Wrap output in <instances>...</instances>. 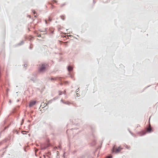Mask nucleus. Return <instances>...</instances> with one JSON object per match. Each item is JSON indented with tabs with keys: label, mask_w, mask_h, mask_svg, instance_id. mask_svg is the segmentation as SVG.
<instances>
[{
	"label": "nucleus",
	"mask_w": 158,
	"mask_h": 158,
	"mask_svg": "<svg viewBox=\"0 0 158 158\" xmlns=\"http://www.w3.org/2000/svg\"><path fill=\"white\" fill-rule=\"evenodd\" d=\"M49 4L51 5V4L50 3H49Z\"/></svg>",
	"instance_id": "nucleus-21"
},
{
	"label": "nucleus",
	"mask_w": 158,
	"mask_h": 158,
	"mask_svg": "<svg viewBox=\"0 0 158 158\" xmlns=\"http://www.w3.org/2000/svg\"><path fill=\"white\" fill-rule=\"evenodd\" d=\"M57 77H54V78H51V81H52V80H57Z\"/></svg>",
	"instance_id": "nucleus-7"
},
{
	"label": "nucleus",
	"mask_w": 158,
	"mask_h": 158,
	"mask_svg": "<svg viewBox=\"0 0 158 158\" xmlns=\"http://www.w3.org/2000/svg\"><path fill=\"white\" fill-rule=\"evenodd\" d=\"M33 47V46L31 44L30 46V49H31Z\"/></svg>",
	"instance_id": "nucleus-11"
},
{
	"label": "nucleus",
	"mask_w": 158,
	"mask_h": 158,
	"mask_svg": "<svg viewBox=\"0 0 158 158\" xmlns=\"http://www.w3.org/2000/svg\"><path fill=\"white\" fill-rule=\"evenodd\" d=\"M58 147L59 148H60V146H58Z\"/></svg>",
	"instance_id": "nucleus-19"
},
{
	"label": "nucleus",
	"mask_w": 158,
	"mask_h": 158,
	"mask_svg": "<svg viewBox=\"0 0 158 158\" xmlns=\"http://www.w3.org/2000/svg\"><path fill=\"white\" fill-rule=\"evenodd\" d=\"M45 22L46 23H47V21L46 20H45Z\"/></svg>",
	"instance_id": "nucleus-18"
},
{
	"label": "nucleus",
	"mask_w": 158,
	"mask_h": 158,
	"mask_svg": "<svg viewBox=\"0 0 158 158\" xmlns=\"http://www.w3.org/2000/svg\"><path fill=\"white\" fill-rule=\"evenodd\" d=\"M147 131L149 132H150L151 131H153L152 130V128H151L150 125H149V127H148V128H147Z\"/></svg>",
	"instance_id": "nucleus-4"
},
{
	"label": "nucleus",
	"mask_w": 158,
	"mask_h": 158,
	"mask_svg": "<svg viewBox=\"0 0 158 158\" xmlns=\"http://www.w3.org/2000/svg\"><path fill=\"white\" fill-rule=\"evenodd\" d=\"M62 94V91H59V95H61V94Z\"/></svg>",
	"instance_id": "nucleus-10"
},
{
	"label": "nucleus",
	"mask_w": 158,
	"mask_h": 158,
	"mask_svg": "<svg viewBox=\"0 0 158 158\" xmlns=\"http://www.w3.org/2000/svg\"><path fill=\"white\" fill-rule=\"evenodd\" d=\"M49 20L51 21V19H50V18H49Z\"/></svg>",
	"instance_id": "nucleus-17"
},
{
	"label": "nucleus",
	"mask_w": 158,
	"mask_h": 158,
	"mask_svg": "<svg viewBox=\"0 0 158 158\" xmlns=\"http://www.w3.org/2000/svg\"><path fill=\"white\" fill-rule=\"evenodd\" d=\"M35 12H34V15H35Z\"/></svg>",
	"instance_id": "nucleus-22"
},
{
	"label": "nucleus",
	"mask_w": 158,
	"mask_h": 158,
	"mask_svg": "<svg viewBox=\"0 0 158 158\" xmlns=\"http://www.w3.org/2000/svg\"><path fill=\"white\" fill-rule=\"evenodd\" d=\"M123 149V148H121L120 146L118 147H115L114 146L113 147L112 151L113 152L118 153L120 152Z\"/></svg>",
	"instance_id": "nucleus-2"
},
{
	"label": "nucleus",
	"mask_w": 158,
	"mask_h": 158,
	"mask_svg": "<svg viewBox=\"0 0 158 158\" xmlns=\"http://www.w3.org/2000/svg\"><path fill=\"white\" fill-rule=\"evenodd\" d=\"M140 127V126L139 125H137L136 127V128H137V127Z\"/></svg>",
	"instance_id": "nucleus-13"
},
{
	"label": "nucleus",
	"mask_w": 158,
	"mask_h": 158,
	"mask_svg": "<svg viewBox=\"0 0 158 158\" xmlns=\"http://www.w3.org/2000/svg\"><path fill=\"white\" fill-rule=\"evenodd\" d=\"M55 1V2H56V1Z\"/></svg>",
	"instance_id": "nucleus-20"
},
{
	"label": "nucleus",
	"mask_w": 158,
	"mask_h": 158,
	"mask_svg": "<svg viewBox=\"0 0 158 158\" xmlns=\"http://www.w3.org/2000/svg\"><path fill=\"white\" fill-rule=\"evenodd\" d=\"M73 69V68L71 66H69L68 67V70L69 71H71Z\"/></svg>",
	"instance_id": "nucleus-5"
},
{
	"label": "nucleus",
	"mask_w": 158,
	"mask_h": 158,
	"mask_svg": "<svg viewBox=\"0 0 158 158\" xmlns=\"http://www.w3.org/2000/svg\"><path fill=\"white\" fill-rule=\"evenodd\" d=\"M61 102H62L63 103H64V104H70V102H64V101H63V100H61Z\"/></svg>",
	"instance_id": "nucleus-8"
},
{
	"label": "nucleus",
	"mask_w": 158,
	"mask_h": 158,
	"mask_svg": "<svg viewBox=\"0 0 158 158\" xmlns=\"http://www.w3.org/2000/svg\"><path fill=\"white\" fill-rule=\"evenodd\" d=\"M112 156H108L107 157V158H112Z\"/></svg>",
	"instance_id": "nucleus-12"
},
{
	"label": "nucleus",
	"mask_w": 158,
	"mask_h": 158,
	"mask_svg": "<svg viewBox=\"0 0 158 158\" xmlns=\"http://www.w3.org/2000/svg\"><path fill=\"white\" fill-rule=\"evenodd\" d=\"M39 37H41V35H39L38 36Z\"/></svg>",
	"instance_id": "nucleus-16"
},
{
	"label": "nucleus",
	"mask_w": 158,
	"mask_h": 158,
	"mask_svg": "<svg viewBox=\"0 0 158 158\" xmlns=\"http://www.w3.org/2000/svg\"><path fill=\"white\" fill-rule=\"evenodd\" d=\"M49 66L47 64H43L40 65L39 71L40 72L45 71L48 68Z\"/></svg>",
	"instance_id": "nucleus-1"
},
{
	"label": "nucleus",
	"mask_w": 158,
	"mask_h": 158,
	"mask_svg": "<svg viewBox=\"0 0 158 158\" xmlns=\"http://www.w3.org/2000/svg\"><path fill=\"white\" fill-rule=\"evenodd\" d=\"M124 147H125V148L127 149H130V146H129L127 145H126L124 146Z\"/></svg>",
	"instance_id": "nucleus-6"
},
{
	"label": "nucleus",
	"mask_w": 158,
	"mask_h": 158,
	"mask_svg": "<svg viewBox=\"0 0 158 158\" xmlns=\"http://www.w3.org/2000/svg\"><path fill=\"white\" fill-rule=\"evenodd\" d=\"M51 7H52V8H53V7H54V6H53L52 5H51Z\"/></svg>",
	"instance_id": "nucleus-15"
},
{
	"label": "nucleus",
	"mask_w": 158,
	"mask_h": 158,
	"mask_svg": "<svg viewBox=\"0 0 158 158\" xmlns=\"http://www.w3.org/2000/svg\"><path fill=\"white\" fill-rule=\"evenodd\" d=\"M42 158H46L45 156V155H44L43 157H42Z\"/></svg>",
	"instance_id": "nucleus-14"
},
{
	"label": "nucleus",
	"mask_w": 158,
	"mask_h": 158,
	"mask_svg": "<svg viewBox=\"0 0 158 158\" xmlns=\"http://www.w3.org/2000/svg\"><path fill=\"white\" fill-rule=\"evenodd\" d=\"M35 101H31L30 103L29 106L30 107H31L35 105Z\"/></svg>",
	"instance_id": "nucleus-3"
},
{
	"label": "nucleus",
	"mask_w": 158,
	"mask_h": 158,
	"mask_svg": "<svg viewBox=\"0 0 158 158\" xmlns=\"http://www.w3.org/2000/svg\"><path fill=\"white\" fill-rule=\"evenodd\" d=\"M61 18V19H62L63 20H64L65 19V17L64 16L62 15L60 16Z\"/></svg>",
	"instance_id": "nucleus-9"
}]
</instances>
